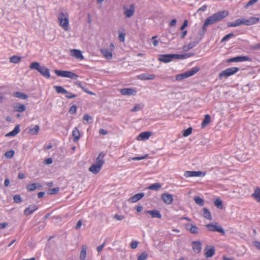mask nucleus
I'll return each mask as SVG.
<instances>
[{"label": "nucleus", "mask_w": 260, "mask_h": 260, "mask_svg": "<svg viewBox=\"0 0 260 260\" xmlns=\"http://www.w3.org/2000/svg\"><path fill=\"white\" fill-rule=\"evenodd\" d=\"M210 116L209 114H206L205 116V117L203 119V121L201 124V126L202 128L205 127L207 126L210 122Z\"/></svg>", "instance_id": "33"}, {"label": "nucleus", "mask_w": 260, "mask_h": 260, "mask_svg": "<svg viewBox=\"0 0 260 260\" xmlns=\"http://www.w3.org/2000/svg\"><path fill=\"white\" fill-rule=\"evenodd\" d=\"M214 205L219 209H222L223 207L222 201L219 199H217L215 201Z\"/></svg>", "instance_id": "43"}, {"label": "nucleus", "mask_w": 260, "mask_h": 260, "mask_svg": "<svg viewBox=\"0 0 260 260\" xmlns=\"http://www.w3.org/2000/svg\"><path fill=\"white\" fill-rule=\"evenodd\" d=\"M259 19L257 17H250L249 19H238L234 22H229L228 23L229 27H236L242 24L246 25H250L256 23L259 21Z\"/></svg>", "instance_id": "2"}, {"label": "nucleus", "mask_w": 260, "mask_h": 260, "mask_svg": "<svg viewBox=\"0 0 260 260\" xmlns=\"http://www.w3.org/2000/svg\"><path fill=\"white\" fill-rule=\"evenodd\" d=\"M59 188L58 187H55L49 190V193L50 194H55L59 191Z\"/></svg>", "instance_id": "50"}, {"label": "nucleus", "mask_w": 260, "mask_h": 260, "mask_svg": "<svg viewBox=\"0 0 260 260\" xmlns=\"http://www.w3.org/2000/svg\"><path fill=\"white\" fill-rule=\"evenodd\" d=\"M177 23V20L175 19L172 20L169 23V25L170 26H174L176 25Z\"/></svg>", "instance_id": "58"}, {"label": "nucleus", "mask_w": 260, "mask_h": 260, "mask_svg": "<svg viewBox=\"0 0 260 260\" xmlns=\"http://www.w3.org/2000/svg\"><path fill=\"white\" fill-rule=\"evenodd\" d=\"M135 12V7L132 5L130 6L129 8L126 9L124 12V14L126 17L129 18L132 16Z\"/></svg>", "instance_id": "28"}, {"label": "nucleus", "mask_w": 260, "mask_h": 260, "mask_svg": "<svg viewBox=\"0 0 260 260\" xmlns=\"http://www.w3.org/2000/svg\"><path fill=\"white\" fill-rule=\"evenodd\" d=\"M114 218L117 219V220H121L123 219V216L121 215H118L117 214H116L114 215Z\"/></svg>", "instance_id": "61"}, {"label": "nucleus", "mask_w": 260, "mask_h": 260, "mask_svg": "<svg viewBox=\"0 0 260 260\" xmlns=\"http://www.w3.org/2000/svg\"><path fill=\"white\" fill-rule=\"evenodd\" d=\"M199 70V67H196L183 73L177 74L175 76V81H180L184 79L189 78L196 74Z\"/></svg>", "instance_id": "7"}, {"label": "nucleus", "mask_w": 260, "mask_h": 260, "mask_svg": "<svg viewBox=\"0 0 260 260\" xmlns=\"http://www.w3.org/2000/svg\"><path fill=\"white\" fill-rule=\"evenodd\" d=\"M147 253L144 251L139 256L137 260H145L147 258Z\"/></svg>", "instance_id": "47"}, {"label": "nucleus", "mask_w": 260, "mask_h": 260, "mask_svg": "<svg viewBox=\"0 0 260 260\" xmlns=\"http://www.w3.org/2000/svg\"><path fill=\"white\" fill-rule=\"evenodd\" d=\"M54 88L58 93H69V92L61 86H54Z\"/></svg>", "instance_id": "34"}, {"label": "nucleus", "mask_w": 260, "mask_h": 260, "mask_svg": "<svg viewBox=\"0 0 260 260\" xmlns=\"http://www.w3.org/2000/svg\"><path fill=\"white\" fill-rule=\"evenodd\" d=\"M54 73L58 76L69 78L72 79H76L78 76L76 74L68 71H61L55 70Z\"/></svg>", "instance_id": "9"}, {"label": "nucleus", "mask_w": 260, "mask_h": 260, "mask_svg": "<svg viewBox=\"0 0 260 260\" xmlns=\"http://www.w3.org/2000/svg\"><path fill=\"white\" fill-rule=\"evenodd\" d=\"M99 133L101 135H105L107 134V132L106 130L102 128L100 129Z\"/></svg>", "instance_id": "63"}, {"label": "nucleus", "mask_w": 260, "mask_h": 260, "mask_svg": "<svg viewBox=\"0 0 260 260\" xmlns=\"http://www.w3.org/2000/svg\"><path fill=\"white\" fill-rule=\"evenodd\" d=\"M161 199L165 203L168 205H171L173 201V196L167 193H162L161 194Z\"/></svg>", "instance_id": "13"}, {"label": "nucleus", "mask_w": 260, "mask_h": 260, "mask_svg": "<svg viewBox=\"0 0 260 260\" xmlns=\"http://www.w3.org/2000/svg\"><path fill=\"white\" fill-rule=\"evenodd\" d=\"M13 94L14 96L22 100H25L28 98L27 94L18 91L13 92Z\"/></svg>", "instance_id": "32"}, {"label": "nucleus", "mask_w": 260, "mask_h": 260, "mask_svg": "<svg viewBox=\"0 0 260 260\" xmlns=\"http://www.w3.org/2000/svg\"><path fill=\"white\" fill-rule=\"evenodd\" d=\"M26 106L24 105L17 104L14 106V109L15 111L22 112L26 110Z\"/></svg>", "instance_id": "29"}, {"label": "nucleus", "mask_w": 260, "mask_h": 260, "mask_svg": "<svg viewBox=\"0 0 260 260\" xmlns=\"http://www.w3.org/2000/svg\"><path fill=\"white\" fill-rule=\"evenodd\" d=\"M251 58L248 56H239L230 58L227 60V62H243L246 61H251Z\"/></svg>", "instance_id": "11"}, {"label": "nucleus", "mask_w": 260, "mask_h": 260, "mask_svg": "<svg viewBox=\"0 0 260 260\" xmlns=\"http://www.w3.org/2000/svg\"><path fill=\"white\" fill-rule=\"evenodd\" d=\"M38 208V206L36 205H30L28 207L26 208L24 210V214L26 216L29 215L34 213Z\"/></svg>", "instance_id": "18"}, {"label": "nucleus", "mask_w": 260, "mask_h": 260, "mask_svg": "<svg viewBox=\"0 0 260 260\" xmlns=\"http://www.w3.org/2000/svg\"><path fill=\"white\" fill-rule=\"evenodd\" d=\"M14 154V151L13 150H11L10 151L6 152L5 154V156L7 158H11L13 156Z\"/></svg>", "instance_id": "45"}, {"label": "nucleus", "mask_w": 260, "mask_h": 260, "mask_svg": "<svg viewBox=\"0 0 260 260\" xmlns=\"http://www.w3.org/2000/svg\"><path fill=\"white\" fill-rule=\"evenodd\" d=\"M161 187V185L159 183H156L150 185L148 187V189L153 190H158Z\"/></svg>", "instance_id": "36"}, {"label": "nucleus", "mask_w": 260, "mask_h": 260, "mask_svg": "<svg viewBox=\"0 0 260 260\" xmlns=\"http://www.w3.org/2000/svg\"><path fill=\"white\" fill-rule=\"evenodd\" d=\"M186 228L187 230L189 231L190 233L192 234H198V228L191 224V223H187L186 224Z\"/></svg>", "instance_id": "26"}, {"label": "nucleus", "mask_w": 260, "mask_h": 260, "mask_svg": "<svg viewBox=\"0 0 260 260\" xmlns=\"http://www.w3.org/2000/svg\"><path fill=\"white\" fill-rule=\"evenodd\" d=\"M138 242L137 241H133L131 243V247L132 249H135L137 247Z\"/></svg>", "instance_id": "54"}, {"label": "nucleus", "mask_w": 260, "mask_h": 260, "mask_svg": "<svg viewBox=\"0 0 260 260\" xmlns=\"http://www.w3.org/2000/svg\"><path fill=\"white\" fill-rule=\"evenodd\" d=\"M101 51L105 58L107 59H112L113 55L111 50H109L108 49H102Z\"/></svg>", "instance_id": "22"}, {"label": "nucleus", "mask_w": 260, "mask_h": 260, "mask_svg": "<svg viewBox=\"0 0 260 260\" xmlns=\"http://www.w3.org/2000/svg\"><path fill=\"white\" fill-rule=\"evenodd\" d=\"M77 111V107L76 105L72 106L69 110V112L71 114H75Z\"/></svg>", "instance_id": "52"}, {"label": "nucleus", "mask_w": 260, "mask_h": 260, "mask_svg": "<svg viewBox=\"0 0 260 260\" xmlns=\"http://www.w3.org/2000/svg\"><path fill=\"white\" fill-rule=\"evenodd\" d=\"M239 70V68L237 67L228 68L220 72L219 78L222 79L223 78H228L236 73Z\"/></svg>", "instance_id": "8"}, {"label": "nucleus", "mask_w": 260, "mask_h": 260, "mask_svg": "<svg viewBox=\"0 0 260 260\" xmlns=\"http://www.w3.org/2000/svg\"><path fill=\"white\" fill-rule=\"evenodd\" d=\"M215 250L213 246H207L205 249V256L207 257H211L215 254Z\"/></svg>", "instance_id": "15"}, {"label": "nucleus", "mask_w": 260, "mask_h": 260, "mask_svg": "<svg viewBox=\"0 0 260 260\" xmlns=\"http://www.w3.org/2000/svg\"><path fill=\"white\" fill-rule=\"evenodd\" d=\"M191 244L193 250L197 253H200L201 250V242L200 241H192Z\"/></svg>", "instance_id": "20"}, {"label": "nucleus", "mask_w": 260, "mask_h": 260, "mask_svg": "<svg viewBox=\"0 0 260 260\" xmlns=\"http://www.w3.org/2000/svg\"><path fill=\"white\" fill-rule=\"evenodd\" d=\"M209 25L208 24H206V22L205 21L204 23V25L202 27V30L199 32V35H200V37L199 38H201V39L202 38V37L204 36L205 32L207 30V26H208Z\"/></svg>", "instance_id": "40"}, {"label": "nucleus", "mask_w": 260, "mask_h": 260, "mask_svg": "<svg viewBox=\"0 0 260 260\" xmlns=\"http://www.w3.org/2000/svg\"><path fill=\"white\" fill-rule=\"evenodd\" d=\"M118 38L120 42H123L125 40V34L122 32L119 33Z\"/></svg>", "instance_id": "53"}, {"label": "nucleus", "mask_w": 260, "mask_h": 260, "mask_svg": "<svg viewBox=\"0 0 260 260\" xmlns=\"http://www.w3.org/2000/svg\"><path fill=\"white\" fill-rule=\"evenodd\" d=\"M205 174L201 171H186L184 174V177L188 178L191 177L204 176Z\"/></svg>", "instance_id": "12"}, {"label": "nucleus", "mask_w": 260, "mask_h": 260, "mask_svg": "<svg viewBox=\"0 0 260 260\" xmlns=\"http://www.w3.org/2000/svg\"><path fill=\"white\" fill-rule=\"evenodd\" d=\"M40 130V127L38 125L35 126L34 128H30L29 130V134L31 135H36L38 134Z\"/></svg>", "instance_id": "35"}, {"label": "nucleus", "mask_w": 260, "mask_h": 260, "mask_svg": "<svg viewBox=\"0 0 260 260\" xmlns=\"http://www.w3.org/2000/svg\"><path fill=\"white\" fill-rule=\"evenodd\" d=\"M192 55V53H185L184 54H160L159 55L158 60L161 62L168 63L171 61L173 59H184L189 57Z\"/></svg>", "instance_id": "1"}, {"label": "nucleus", "mask_w": 260, "mask_h": 260, "mask_svg": "<svg viewBox=\"0 0 260 260\" xmlns=\"http://www.w3.org/2000/svg\"><path fill=\"white\" fill-rule=\"evenodd\" d=\"M147 157H148V155L146 154L144 156H140V157H130L128 158V161H131L132 160H142L143 159H145V158H147Z\"/></svg>", "instance_id": "42"}, {"label": "nucleus", "mask_w": 260, "mask_h": 260, "mask_svg": "<svg viewBox=\"0 0 260 260\" xmlns=\"http://www.w3.org/2000/svg\"><path fill=\"white\" fill-rule=\"evenodd\" d=\"M66 97L67 99H72V98H76L77 96L76 94H73L69 92V93H66Z\"/></svg>", "instance_id": "56"}, {"label": "nucleus", "mask_w": 260, "mask_h": 260, "mask_svg": "<svg viewBox=\"0 0 260 260\" xmlns=\"http://www.w3.org/2000/svg\"><path fill=\"white\" fill-rule=\"evenodd\" d=\"M29 68L30 69L37 70L42 76L46 78H50L49 70L45 66H41L38 62H32Z\"/></svg>", "instance_id": "5"}, {"label": "nucleus", "mask_w": 260, "mask_h": 260, "mask_svg": "<svg viewBox=\"0 0 260 260\" xmlns=\"http://www.w3.org/2000/svg\"><path fill=\"white\" fill-rule=\"evenodd\" d=\"M194 201L197 204H198L201 206H203L204 205V200L199 197H195L194 198Z\"/></svg>", "instance_id": "39"}, {"label": "nucleus", "mask_w": 260, "mask_h": 260, "mask_svg": "<svg viewBox=\"0 0 260 260\" xmlns=\"http://www.w3.org/2000/svg\"><path fill=\"white\" fill-rule=\"evenodd\" d=\"M37 188V184L36 183H32L28 184L26 186V189L29 191H32Z\"/></svg>", "instance_id": "41"}, {"label": "nucleus", "mask_w": 260, "mask_h": 260, "mask_svg": "<svg viewBox=\"0 0 260 260\" xmlns=\"http://www.w3.org/2000/svg\"><path fill=\"white\" fill-rule=\"evenodd\" d=\"M228 15V12L225 11L219 12L214 14L211 16L208 17L206 20V25H211L222 20Z\"/></svg>", "instance_id": "4"}, {"label": "nucleus", "mask_w": 260, "mask_h": 260, "mask_svg": "<svg viewBox=\"0 0 260 260\" xmlns=\"http://www.w3.org/2000/svg\"><path fill=\"white\" fill-rule=\"evenodd\" d=\"M251 196L257 202L260 203V188L256 187Z\"/></svg>", "instance_id": "31"}, {"label": "nucleus", "mask_w": 260, "mask_h": 260, "mask_svg": "<svg viewBox=\"0 0 260 260\" xmlns=\"http://www.w3.org/2000/svg\"><path fill=\"white\" fill-rule=\"evenodd\" d=\"M234 36V34L230 33L226 35H225L221 40V42H224L228 41L229 39H230L231 37H233Z\"/></svg>", "instance_id": "51"}, {"label": "nucleus", "mask_w": 260, "mask_h": 260, "mask_svg": "<svg viewBox=\"0 0 260 260\" xmlns=\"http://www.w3.org/2000/svg\"><path fill=\"white\" fill-rule=\"evenodd\" d=\"M182 31L181 32V34H180V38L181 39H183L187 35V30H182Z\"/></svg>", "instance_id": "59"}, {"label": "nucleus", "mask_w": 260, "mask_h": 260, "mask_svg": "<svg viewBox=\"0 0 260 260\" xmlns=\"http://www.w3.org/2000/svg\"><path fill=\"white\" fill-rule=\"evenodd\" d=\"M45 162L46 164H51L52 163V159L51 158H47L45 160Z\"/></svg>", "instance_id": "64"}, {"label": "nucleus", "mask_w": 260, "mask_h": 260, "mask_svg": "<svg viewBox=\"0 0 260 260\" xmlns=\"http://www.w3.org/2000/svg\"><path fill=\"white\" fill-rule=\"evenodd\" d=\"M192 128L189 127L183 131V135L184 137H187L191 134Z\"/></svg>", "instance_id": "44"}, {"label": "nucleus", "mask_w": 260, "mask_h": 260, "mask_svg": "<svg viewBox=\"0 0 260 260\" xmlns=\"http://www.w3.org/2000/svg\"><path fill=\"white\" fill-rule=\"evenodd\" d=\"M203 215L204 217L208 219L211 220L212 219V216L211 215L210 212L208 210L207 208H204L203 209Z\"/></svg>", "instance_id": "37"}, {"label": "nucleus", "mask_w": 260, "mask_h": 260, "mask_svg": "<svg viewBox=\"0 0 260 260\" xmlns=\"http://www.w3.org/2000/svg\"><path fill=\"white\" fill-rule=\"evenodd\" d=\"M151 135L150 132H145L141 133L137 137L138 141H144L148 140Z\"/></svg>", "instance_id": "17"}, {"label": "nucleus", "mask_w": 260, "mask_h": 260, "mask_svg": "<svg viewBox=\"0 0 260 260\" xmlns=\"http://www.w3.org/2000/svg\"><path fill=\"white\" fill-rule=\"evenodd\" d=\"M20 127L19 125H17L14 129L11 132L7 134L6 135V137H13L16 136L17 134H18L20 132Z\"/></svg>", "instance_id": "30"}, {"label": "nucleus", "mask_w": 260, "mask_h": 260, "mask_svg": "<svg viewBox=\"0 0 260 260\" xmlns=\"http://www.w3.org/2000/svg\"><path fill=\"white\" fill-rule=\"evenodd\" d=\"M206 227L210 231L218 232L222 235H224L225 234L224 230L221 226H219L217 222L208 224L206 225Z\"/></svg>", "instance_id": "10"}, {"label": "nucleus", "mask_w": 260, "mask_h": 260, "mask_svg": "<svg viewBox=\"0 0 260 260\" xmlns=\"http://www.w3.org/2000/svg\"><path fill=\"white\" fill-rule=\"evenodd\" d=\"M104 156L105 154L103 152L100 153L96 159L95 163L89 167V171L94 174H98L101 171L102 167L105 162Z\"/></svg>", "instance_id": "3"}, {"label": "nucleus", "mask_w": 260, "mask_h": 260, "mask_svg": "<svg viewBox=\"0 0 260 260\" xmlns=\"http://www.w3.org/2000/svg\"><path fill=\"white\" fill-rule=\"evenodd\" d=\"M83 120L86 121L88 123H91L92 122V117L88 114H86L84 116Z\"/></svg>", "instance_id": "46"}, {"label": "nucleus", "mask_w": 260, "mask_h": 260, "mask_svg": "<svg viewBox=\"0 0 260 260\" xmlns=\"http://www.w3.org/2000/svg\"><path fill=\"white\" fill-rule=\"evenodd\" d=\"M104 245H105V243H104L101 245L97 247V251H98V252H100L103 250V248L104 247Z\"/></svg>", "instance_id": "60"}, {"label": "nucleus", "mask_w": 260, "mask_h": 260, "mask_svg": "<svg viewBox=\"0 0 260 260\" xmlns=\"http://www.w3.org/2000/svg\"><path fill=\"white\" fill-rule=\"evenodd\" d=\"M188 25V21L187 20H185L183 23V24L180 27L181 30H183L185 27H186Z\"/></svg>", "instance_id": "55"}, {"label": "nucleus", "mask_w": 260, "mask_h": 260, "mask_svg": "<svg viewBox=\"0 0 260 260\" xmlns=\"http://www.w3.org/2000/svg\"><path fill=\"white\" fill-rule=\"evenodd\" d=\"M21 58L18 56L14 55L12 56L10 59V62L14 63H17L21 60Z\"/></svg>", "instance_id": "38"}, {"label": "nucleus", "mask_w": 260, "mask_h": 260, "mask_svg": "<svg viewBox=\"0 0 260 260\" xmlns=\"http://www.w3.org/2000/svg\"><path fill=\"white\" fill-rule=\"evenodd\" d=\"M146 212L150 214L152 218H158L159 219L161 218V214L157 210H148Z\"/></svg>", "instance_id": "24"}, {"label": "nucleus", "mask_w": 260, "mask_h": 260, "mask_svg": "<svg viewBox=\"0 0 260 260\" xmlns=\"http://www.w3.org/2000/svg\"><path fill=\"white\" fill-rule=\"evenodd\" d=\"M257 2V0H250L247 4L245 5V8H248L249 6H251Z\"/></svg>", "instance_id": "57"}, {"label": "nucleus", "mask_w": 260, "mask_h": 260, "mask_svg": "<svg viewBox=\"0 0 260 260\" xmlns=\"http://www.w3.org/2000/svg\"><path fill=\"white\" fill-rule=\"evenodd\" d=\"M144 196V193H139L136 194L135 195L133 196L132 197H131L129 200L128 201L132 203H135L139 200H141L142 198H143Z\"/></svg>", "instance_id": "23"}, {"label": "nucleus", "mask_w": 260, "mask_h": 260, "mask_svg": "<svg viewBox=\"0 0 260 260\" xmlns=\"http://www.w3.org/2000/svg\"><path fill=\"white\" fill-rule=\"evenodd\" d=\"M71 55L74 57L76 59L83 60L84 58L82 52L80 50L77 49H72L70 50Z\"/></svg>", "instance_id": "16"}, {"label": "nucleus", "mask_w": 260, "mask_h": 260, "mask_svg": "<svg viewBox=\"0 0 260 260\" xmlns=\"http://www.w3.org/2000/svg\"><path fill=\"white\" fill-rule=\"evenodd\" d=\"M252 49H255V50H258V49H260V43H258V44H255L254 46H253L252 47Z\"/></svg>", "instance_id": "62"}, {"label": "nucleus", "mask_w": 260, "mask_h": 260, "mask_svg": "<svg viewBox=\"0 0 260 260\" xmlns=\"http://www.w3.org/2000/svg\"><path fill=\"white\" fill-rule=\"evenodd\" d=\"M72 136L74 138L73 141L77 142L80 138V133L77 127L74 128L72 132Z\"/></svg>", "instance_id": "25"}, {"label": "nucleus", "mask_w": 260, "mask_h": 260, "mask_svg": "<svg viewBox=\"0 0 260 260\" xmlns=\"http://www.w3.org/2000/svg\"><path fill=\"white\" fill-rule=\"evenodd\" d=\"M13 200L14 202L16 203H20L22 201L21 198L19 194L15 195L13 197Z\"/></svg>", "instance_id": "49"}, {"label": "nucleus", "mask_w": 260, "mask_h": 260, "mask_svg": "<svg viewBox=\"0 0 260 260\" xmlns=\"http://www.w3.org/2000/svg\"><path fill=\"white\" fill-rule=\"evenodd\" d=\"M120 93L124 95H134L136 94V91L132 88H123L120 90Z\"/></svg>", "instance_id": "21"}, {"label": "nucleus", "mask_w": 260, "mask_h": 260, "mask_svg": "<svg viewBox=\"0 0 260 260\" xmlns=\"http://www.w3.org/2000/svg\"><path fill=\"white\" fill-rule=\"evenodd\" d=\"M138 79L142 80H153L155 78L154 74H142L138 76Z\"/></svg>", "instance_id": "19"}, {"label": "nucleus", "mask_w": 260, "mask_h": 260, "mask_svg": "<svg viewBox=\"0 0 260 260\" xmlns=\"http://www.w3.org/2000/svg\"><path fill=\"white\" fill-rule=\"evenodd\" d=\"M201 40V38H198L196 39L195 41H193L190 42L188 45L184 46L183 47V50L184 51H187L191 48L195 47Z\"/></svg>", "instance_id": "14"}, {"label": "nucleus", "mask_w": 260, "mask_h": 260, "mask_svg": "<svg viewBox=\"0 0 260 260\" xmlns=\"http://www.w3.org/2000/svg\"><path fill=\"white\" fill-rule=\"evenodd\" d=\"M87 247L85 245H83L81 247V251L80 255L81 260H85L86 257Z\"/></svg>", "instance_id": "27"}, {"label": "nucleus", "mask_w": 260, "mask_h": 260, "mask_svg": "<svg viewBox=\"0 0 260 260\" xmlns=\"http://www.w3.org/2000/svg\"><path fill=\"white\" fill-rule=\"evenodd\" d=\"M143 107V106L141 104H137L135 107L131 110L132 112L138 111L141 110Z\"/></svg>", "instance_id": "48"}, {"label": "nucleus", "mask_w": 260, "mask_h": 260, "mask_svg": "<svg viewBox=\"0 0 260 260\" xmlns=\"http://www.w3.org/2000/svg\"><path fill=\"white\" fill-rule=\"evenodd\" d=\"M58 20L59 25L65 31H68L70 29L69 15L67 13L61 12L59 13Z\"/></svg>", "instance_id": "6"}]
</instances>
